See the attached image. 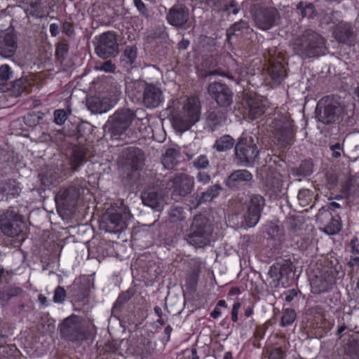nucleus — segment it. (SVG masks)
Instances as JSON below:
<instances>
[{
	"instance_id": "obj_6",
	"label": "nucleus",
	"mask_w": 359,
	"mask_h": 359,
	"mask_svg": "<svg viewBox=\"0 0 359 359\" xmlns=\"http://www.w3.org/2000/svg\"><path fill=\"white\" fill-rule=\"evenodd\" d=\"M61 337L72 342H81L86 339L82 318L75 314L66 318L60 326Z\"/></svg>"
},
{
	"instance_id": "obj_29",
	"label": "nucleus",
	"mask_w": 359,
	"mask_h": 359,
	"mask_svg": "<svg viewBox=\"0 0 359 359\" xmlns=\"http://www.w3.org/2000/svg\"><path fill=\"white\" fill-rule=\"evenodd\" d=\"M267 71L273 82L276 84H280L287 76L285 67L279 61L270 62Z\"/></svg>"
},
{
	"instance_id": "obj_31",
	"label": "nucleus",
	"mask_w": 359,
	"mask_h": 359,
	"mask_svg": "<svg viewBox=\"0 0 359 359\" xmlns=\"http://www.w3.org/2000/svg\"><path fill=\"white\" fill-rule=\"evenodd\" d=\"M137 57V47L135 46H126L120 57L121 65L129 70L134 67Z\"/></svg>"
},
{
	"instance_id": "obj_12",
	"label": "nucleus",
	"mask_w": 359,
	"mask_h": 359,
	"mask_svg": "<svg viewBox=\"0 0 359 359\" xmlns=\"http://www.w3.org/2000/svg\"><path fill=\"white\" fill-rule=\"evenodd\" d=\"M265 205V199L260 194H252L248 203L245 220L249 227L255 226L259 222Z\"/></svg>"
},
{
	"instance_id": "obj_61",
	"label": "nucleus",
	"mask_w": 359,
	"mask_h": 359,
	"mask_svg": "<svg viewBox=\"0 0 359 359\" xmlns=\"http://www.w3.org/2000/svg\"><path fill=\"white\" fill-rule=\"evenodd\" d=\"M179 155V151L173 148H169L166 150L165 157L166 158H170V160L172 162L173 160L176 159V157Z\"/></svg>"
},
{
	"instance_id": "obj_50",
	"label": "nucleus",
	"mask_w": 359,
	"mask_h": 359,
	"mask_svg": "<svg viewBox=\"0 0 359 359\" xmlns=\"http://www.w3.org/2000/svg\"><path fill=\"white\" fill-rule=\"evenodd\" d=\"M66 290L62 286H57L55 291L53 300L55 303H62L65 301Z\"/></svg>"
},
{
	"instance_id": "obj_2",
	"label": "nucleus",
	"mask_w": 359,
	"mask_h": 359,
	"mask_svg": "<svg viewBox=\"0 0 359 359\" xmlns=\"http://www.w3.org/2000/svg\"><path fill=\"white\" fill-rule=\"evenodd\" d=\"M294 50L304 58H313L325 53V40L311 29L305 30L293 42Z\"/></svg>"
},
{
	"instance_id": "obj_45",
	"label": "nucleus",
	"mask_w": 359,
	"mask_h": 359,
	"mask_svg": "<svg viewBox=\"0 0 359 359\" xmlns=\"http://www.w3.org/2000/svg\"><path fill=\"white\" fill-rule=\"evenodd\" d=\"M22 290L19 287H8L0 292L1 298L4 301H9L12 297L20 296Z\"/></svg>"
},
{
	"instance_id": "obj_47",
	"label": "nucleus",
	"mask_w": 359,
	"mask_h": 359,
	"mask_svg": "<svg viewBox=\"0 0 359 359\" xmlns=\"http://www.w3.org/2000/svg\"><path fill=\"white\" fill-rule=\"evenodd\" d=\"M313 163L311 160L303 161L298 169L299 174L304 177L310 176L313 172Z\"/></svg>"
},
{
	"instance_id": "obj_5",
	"label": "nucleus",
	"mask_w": 359,
	"mask_h": 359,
	"mask_svg": "<svg viewBox=\"0 0 359 359\" xmlns=\"http://www.w3.org/2000/svg\"><path fill=\"white\" fill-rule=\"evenodd\" d=\"M316 118L325 125L335 123L343 113L340 104L330 96L322 97L317 103Z\"/></svg>"
},
{
	"instance_id": "obj_59",
	"label": "nucleus",
	"mask_w": 359,
	"mask_h": 359,
	"mask_svg": "<svg viewBox=\"0 0 359 359\" xmlns=\"http://www.w3.org/2000/svg\"><path fill=\"white\" fill-rule=\"evenodd\" d=\"M196 179L198 182L205 184L210 181V176L207 172H199L196 175Z\"/></svg>"
},
{
	"instance_id": "obj_33",
	"label": "nucleus",
	"mask_w": 359,
	"mask_h": 359,
	"mask_svg": "<svg viewBox=\"0 0 359 359\" xmlns=\"http://www.w3.org/2000/svg\"><path fill=\"white\" fill-rule=\"evenodd\" d=\"M143 203L151 208L157 209L160 207L161 197L158 192L154 189H147L142 193Z\"/></svg>"
},
{
	"instance_id": "obj_51",
	"label": "nucleus",
	"mask_w": 359,
	"mask_h": 359,
	"mask_svg": "<svg viewBox=\"0 0 359 359\" xmlns=\"http://www.w3.org/2000/svg\"><path fill=\"white\" fill-rule=\"evenodd\" d=\"M194 165L198 169L206 168L209 165V161L206 156L200 155L194 161Z\"/></svg>"
},
{
	"instance_id": "obj_38",
	"label": "nucleus",
	"mask_w": 359,
	"mask_h": 359,
	"mask_svg": "<svg viewBox=\"0 0 359 359\" xmlns=\"http://www.w3.org/2000/svg\"><path fill=\"white\" fill-rule=\"evenodd\" d=\"M234 144V140L229 135L222 136L215 142V147L218 151H226L231 149Z\"/></svg>"
},
{
	"instance_id": "obj_46",
	"label": "nucleus",
	"mask_w": 359,
	"mask_h": 359,
	"mask_svg": "<svg viewBox=\"0 0 359 359\" xmlns=\"http://www.w3.org/2000/svg\"><path fill=\"white\" fill-rule=\"evenodd\" d=\"M130 297L128 292H123L119 294L113 306L112 313H116L120 312L124 304L129 300Z\"/></svg>"
},
{
	"instance_id": "obj_40",
	"label": "nucleus",
	"mask_w": 359,
	"mask_h": 359,
	"mask_svg": "<svg viewBox=\"0 0 359 359\" xmlns=\"http://www.w3.org/2000/svg\"><path fill=\"white\" fill-rule=\"evenodd\" d=\"M159 238L166 246H175L178 241V235L173 229H168L166 232L161 233Z\"/></svg>"
},
{
	"instance_id": "obj_14",
	"label": "nucleus",
	"mask_w": 359,
	"mask_h": 359,
	"mask_svg": "<svg viewBox=\"0 0 359 359\" xmlns=\"http://www.w3.org/2000/svg\"><path fill=\"white\" fill-rule=\"evenodd\" d=\"M118 51V43L115 34L109 32L100 35L95 53L103 59L114 55Z\"/></svg>"
},
{
	"instance_id": "obj_35",
	"label": "nucleus",
	"mask_w": 359,
	"mask_h": 359,
	"mask_svg": "<svg viewBox=\"0 0 359 359\" xmlns=\"http://www.w3.org/2000/svg\"><path fill=\"white\" fill-rule=\"evenodd\" d=\"M296 8L302 18L313 19L317 15V11L312 3L300 1L297 4Z\"/></svg>"
},
{
	"instance_id": "obj_64",
	"label": "nucleus",
	"mask_w": 359,
	"mask_h": 359,
	"mask_svg": "<svg viewBox=\"0 0 359 359\" xmlns=\"http://www.w3.org/2000/svg\"><path fill=\"white\" fill-rule=\"evenodd\" d=\"M348 266L352 268V269H354L355 268L357 269H359V257L351 258L348 262Z\"/></svg>"
},
{
	"instance_id": "obj_21",
	"label": "nucleus",
	"mask_w": 359,
	"mask_h": 359,
	"mask_svg": "<svg viewBox=\"0 0 359 359\" xmlns=\"http://www.w3.org/2000/svg\"><path fill=\"white\" fill-rule=\"evenodd\" d=\"M333 36L339 43L348 46L354 44V32L351 25L348 23L339 24L333 32Z\"/></svg>"
},
{
	"instance_id": "obj_16",
	"label": "nucleus",
	"mask_w": 359,
	"mask_h": 359,
	"mask_svg": "<svg viewBox=\"0 0 359 359\" xmlns=\"http://www.w3.org/2000/svg\"><path fill=\"white\" fill-rule=\"evenodd\" d=\"M201 273V265L198 262H194L189 264L184 277V283L182 285L184 294H187L193 296L196 290Z\"/></svg>"
},
{
	"instance_id": "obj_24",
	"label": "nucleus",
	"mask_w": 359,
	"mask_h": 359,
	"mask_svg": "<svg viewBox=\"0 0 359 359\" xmlns=\"http://www.w3.org/2000/svg\"><path fill=\"white\" fill-rule=\"evenodd\" d=\"M189 18V10L186 7H172L167 14L168 22L175 27H180L187 23Z\"/></svg>"
},
{
	"instance_id": "obj_53",
	"label": "nucleus",
	"mask_w": 359,
	"mask_h": 359,
	"mask_svg": "<svg viewBox=\"0 0 359 359\" xmlns=\"http://www.w3.org/2000/svg\"><path fill=\"white\" fill-rule=\"evenodd\" d=\"M353 294L359 302V273L351 278Z\"/></svg>"
},
{
	"instance_id": "obj_42",
	"label": "nucleus",
	"mask_w": 359,
	"mask_h": 359,
	"mask_svg": "<svg viewBox=\"0 0 359 359\" xmlns=\"http://www.w3.org/2000/svg\"><path fill=\"white\" fill-rule=\"evenodd\" d=\"M297 318V313L293 309H285L283 311V315L280 319V325L281 327H287L294 322Z\"/></svg>"
},
{
	"instance_id": "obj_8",
	"label": "nucleus",
	"mask_w": 359,
	"mask_h": 359,
	"mask_svg": "<svg viewBox=\"0 0 359 359\" xmlns=\"http://www.w3.org/2000/svg\"><path fill=\"white\" fill-rule=\"evenodd\" d=\"M212 232V229L208 219L201 215H197L194 217L190 227L189 234L190 243L200 246L205 245Z\"/></svg>"
},
{
	"instance_id": "obj_30",
	"label": "nucleus",
	"mask_w": 359,
	"mask_h": 359,
	"mask_svg": "<svg viewBox=\"0 0 359 359\" xmlns=\"http://www.w3.org/2000/svg\"><path fill=\"white\" fill-rule=\"evenodd\" d=\"M226 121L225 114L219 110H209L205 121L206 127L215 131Z\"/></svg>"
},
{
	"instance_id": "obj_43",
	"label": "nucleus",
	"mask_w": 359,
	"mask_h": 359,
	"mask_svg": "<svg viewBox=\"0 0 359 359\" xmlns=\"http://www.w3.org/2000/svg\"><path fill=\"white\" fill-rule=\"evenodd\" d=\"M13 76V72L8 65L0 67V90L4 91L7 81Z\"/></svg>"
},
{
	"instance_id": "obj_60",
	"label": "nucleus",
	"mask_w": 359,
	"mask_h": 359,
	"mask_svg": "<svg viewBox=\"0 0 359 359\" xmlns=\"http://www.w3.org/2000/svg\"><path fill=\"white\" fill-rule=\"evenodd\" d=\"M133 4L140 13L144 15L147 13V7L142 0H133Z\"/></svg>"
},
{
	"instance_id": "obj_28",
	"label": "nucleus",
	"mask_w": 359,
	"mask_h": 359,
	"mask_svg": "<svg viewBox=\"0 0 359 359\" xmlns=\"http://www.w3.org/2000/svg\"><path fill=\"white\" fill-rule=\"evenodd\" d=\"M17 49V40L14 34L6 33L0 40V54L5 57L12 56Z\"/></svg>"
},
{
	"instance_id": "obj_23",
	"label": "nucleus",
	"mask_w": 359,
	"mask_h": 359,
	"mask_svg": "<svg viewBox=\"0 0 359 359\" xmlns=\"http://www.w3.org/2000/svg\"><path fill=\"white\" fill-rule=\"evenodd\" d=\"M126 158L132 171L142 170L144 162L143 151L137 147H129L125 151Z\"/></svg>"
},
{
	"instance_id": "obj_20",
	"label": "nucleus",
	"mask_w": 359,
	"mask_h": 359,
	"mask_svg": "<svg viewBox=\"0 0 359 359\" xmlns=\"http://www.w3.org/2000/svg\"><path fill=\"white\" fill-rule=\"evenodd\" d=\"M248 30L247 22L241 20L234 23L226 30V43L229 48L241 42L245 31Z\"/></svg>"
},
{
	"instance_id": "obj_4",
	"label": "nucleus",
	"mask_w": 359,
	"mask_h": 359,
	"mask_svg": "<svg viewBox=\"0 0 359 359\" xmlns=\"http://www.w3.org/2000/svg\"><path fill=\"white\" fill-rule=\"evenodd\" d=\"M0 231L6 236L22 241L27 226L21 215L14 210H8L0 216Z\"/></svg>"
},
{
	"instance_id": "obj_27",
	"label": "nucleus",
	"mask_w": 359,
	"mask_h": 359,
	"mask_svg": "<svg viewBox=\"0 0 359 359\" xmlns=\"http://www.w3.org/2000/svg\"><path fill=\"white\" fill-rule=\"evenodd\" d=\"M91 285L90 280L86 277H83L78 280H76L71 286V289L78 299L83 300L89 296Z\"/></svg>"
},
{
	"instance_id": "obj_34",
	"label": "nucleus",
	"mask_w": 359,
	"mask_h": 359,
	"mask_svg": "<svg viewBox=\"0 0 359 359\" xmlns=\"http://www.w3.org/2000/svg\"><path fill=\"white\" fill-rule=\"evenodd\" d=\"M210 2H212L215 8L226 11L229 14L233 13L236 15L240 11V7L235 0H231L228 4L226 2V0H210Z\"/></svg>"
},
{
	"instance_id": "obj_44",
	"label": "nucleus",
	"mask_w": 359,
	"mask_h": 359,
	"mask_svg": "<svg viewBox=\"0 0 359 359\" xmlns=\"http://www.w3.org/2000/svg\"><path fill=\"white\" fill-rule=\"evenodd\" d=\"M128 211L126 209L123 210H116L115 212H112L109 215V220L111 224L114 225L115 228H118L123 219L127 217Z\"/></svg>"
},
{
	"instance_id": "obj_3",
	"label": "nucleus",
	"mask_w": 359,
	"mask_h": 359,
	"mask_svg": "<svg viewBox=\"0 0 359 359\" xmlns=\"http://www.w3.org/2000/svg\"><path fill=\"white\" fill-rule=\"evenodd\" d=\"M136 112L127 108L118 109L108 121V133L112 140L128 143L127 131L136 116Z\"/></svg>"
},
{
	"instance_id": "obj_22",
	"label": "nucleus",
	"mask_w": 359,
	"mask_h": 359,
	"mask_svg": "<svg viewBox=\"0 0 359 359\" xmlns=\"http://www.w3.org/2000/svg\"><path fill=\"white\" fill-rule=\"evenodd\" d=\"M172 184L174 192L178 195L185 196L191 192L194 181L187 175L181 173L175 176Z\"/></svg>"
},
{
	"instance_id": "obj_54",
	"label": "nucleus",
	"mask_w": 359,
	"mask_h": 359,
	"mask_svg": "<svg viewBox=\"0 0 359 359\" xmlns=\"http://www.w3.org/2000/svg\"><path fill=\"white\" fill-rule=\"evenodd\" d=\"M67 119V114L63 109H57L54 111V120L58 125H62Z\"/></svg>"
},
{
	"instance_id": "obj_56",
	"label": "nucleus",
	"mask_w": 359,
	"mask_h": 359,
	"mask_svg": "<svg viewBox=\"0 0 359 359\" xmlns=\"http://www.w3.org/2000/svg\"><path fill=\"white\" fill-rule=\"evenodd\" d=\"M285 301L290 303L297 296L298 292L295 289H290L285 292Z\"/></svg>"
},
{
	"instance_id": "obj_57",
	"label": "nucleus",
	"mask_w": 359,
	"mask_h": 359,
	"mask_svg": "<svg viewBox=\"0 0 359 359\" xmlns=\"http://www.w3.org/2000/svg\"><path fill=\"white\" fill-rule=\"evenodd\" d=\"M68 45L64 43H59L56 47V55L64 57L68 52Z\"/></svg>"
},
{
	"instance_id": "obj_49",
	"label": "nucleus",
	"mask_w": 359,
	"mask_h": 359,
	"mask_svg": "<svg viewBox=\"0 0 359 359\" xmlns=\"http://www.w3.org/2000/svg\"><path fill=\"white\" fill-rule=\"evenodd\" d=\"M346 351L348 354L353 356H359V339L351 340L346 346Z\"/></svg>"
},
{
	"instance_id": "obj_52",
	"label": "nucleus",
	"mask_w": 359,
	"mask_h": 359,
	"mask_svg": "<svg viewBox=\"0 0 359 359\" xmlns=\"http://www.w3.org/2000/svg\"><path fill=\"white\" fill-rule=\"evenodd\" d=\"M154 311L156 316H158L156 323L160 325L163 326L166 323L168 318L165 314H163L161 308L158 306H156L154 308Z\"/></svg>"
},
{
	"instance_id": "obj_26",
	"label": "nucleus",
	"mask_w": 359,
	"mask_h": 359,
	"mask_svg": "<svg viewBox=\"0 0 359 359\" xmlns=\"http://www.w3.org/2000/svg\"><path fill=\"white\" fill-rule=\"evenodd\" d=\"M86 161V149L82 146L74 145L69 160L72 172L76 171Z\"/></svg>"
},
{
	"instance_id": "obj_25",
	"label": "nucleus",
	"mask_w": 359,
	"mask_h": 359,
	"mask_svg": "<svg viewBox=\"0 0 359 359\" xmlns=\"http://www.w3.org/2000/svg\"><path fill=\"white\" fill-rule=\"evenodd\" d=\"M21 191L20 183L14 179L4 180L0 184L1 199L9 200L19 196Z\"/></svg>"
},
{
	"instance_id": "obj_17",
	"label": "nucleus",
	"mask_w": 359,
	"mask_h": 359,
	"mask_svg": "<svg viewBox=\"0 0 359 359\" xmlns=\"http://www.w3.org/2000/svg\"><path fill=\"white\" fill-rule=\"evenodd\" d=\"M235 153L241 162L252 163L258 157L259 150L256 144H248L241 141L236 145Z\"/></svg>"
},
{
	"instance_id": "obj_13",
	"label": "nucleus",
	"mask_w": 359,
	"mask_h": 359,
	"mask_svg": "<svg viewBox=\"0 0 359 359\" xmlns=\"http://www.w3.org/2000/svg\"><path fill=\"white\" fill-rule=\"evenodd\" d=\"M252 180V175L248 170H236L228 176L225 185L231 191L243 190L250 187Z\"/></svg>"
},
{
	"instance_id": "obj_37",
	"label": "nucleus",
	"mask_w": 359,
	"mask_h": 359,
	"mask_svg": "<svg viewBox=\"0 0 359 359\" xmlns=\"http://www.w3.org/2000/svg\"><path fill=\"white\" fill-rule=\"evenodd\" d=\"M19 353L15 344L0 345V359H19Z\"/></svg>"
},
{
	"instance_id": "obj_41",
	"label": "nucleus",
	"mask_w": 359,
	"mask_h": 359,
	"mask_svg": "<svg viewBox=\"0 0 359 359\" xmlns=\"http://www.w3.org/2000/svg\"><path fill=\"white\" fill-rule=\"evenodd\" d=\"M184 109L187 112L190 116V121L192 123H196L200 116L199 107L195 102L189 100L187 104L184 105Z\"/></svg>"
},
{
	"instance_id": "obj_39",
	"label": "nucleus",
	"mask_w": 359,
	"mask_h": 359,
	"mask_svg": "<svg viewBox=\"0 0 359 359\" xmlns=\"http://www.w3.org/2000/svg\"><path fill=\"white\" fill-rule=\"evenodd\" d=\"M342 225L341 218L337 215V217H332L327 225L324 227V231L329 235H334L340 231Z\"/></svg>"
},
{
	"instance_id": "obj_9",
	"label": "nucleus",
	"mask_w": 359,
	"mask_h": 359,
	"mask_svg": "<svg viewBox=\"0 0 359 359\" xmlns=\"http://www.w3.org/2000/svg\"><path fill=\"white\" fill-rule=\"evenodd\" d=\"M271 127L274 135L282 146L286 147L291 144L296 133L293 120L287 117L275 119L271 123Z\"/></svg>"
},
{
	"instance_id": "obj_15",
	"label": "nucleus",
	"mask_w": 359,
	"mask_h": 359,
	"mask_svg": "<svg viewBox=\"0 0 359 359\" xmlns=\"http://www.w3.org/2000/svg\"><path fill=\"white\" fill-rule=\"evenodd\" d=\"M294 265L290 259L277 261L270 266L269 274L279 283H287L294 273Z\"/></svg>"
},
{
	"instance_id": "obj_19",
	"label": "nucleus",
	"mask_w": 359,
	"mask_h": 359,
	"mask_svg": "<svg viewBox=\"0 0 359 359\" xmlns=\"http://www.w3.org/2000/svg\"><path fill=\"white\" fill-rule=\"evenodd\" d=\"M266 107L262 101L250 96L245 101L244 114L251 121L261 118L265 113Z\"/></svg>"
},
{
	"instance_id": "obj_48",
	"label": "nucleus",
	"mask_w": 359,
	"mask_h": 359,
	"mask_svg": "<svg viewBox=\"0 0 359 359\" xmlns=\"http://www.w3.org/2000/svg\"><path fill=\"white\" fill-rule=\"evenodd\" d=\"M25 123L30 127L35 126L40 123L41 117L35 112L28 113L25 116Z\"/></svg>"
},
{
	"instance_id": "obj_58",
	"label": "nucleus",
	"mask_w": 359,
	"mask_h": 359,
	"mask_svg": "<svg viewBox=\"0 0 359 359\" xmlns=\"http://www.w3.org/2000/svg\"><path fill=\"white\" fill-rule=\"evenodd\" d=\"M297 198L299 201H303L305 203H308L310 200V192L309 190L303 189L300 190L298 193Z\"/></svg>"
},
{
	"instance_id": "obj_36",
	"label": "nucleus",
	"mask_w": 359,
	"mask_h": 359,
	"mask_svg": "<svg viewBox=\"0 0 359 359\" xmlns=\"http://www.w3.org/2000/svg\"><path fill=\"white\" fill-rule=\"evenodd\" d=\"M221 189L222 187L219 184H216L210 186L205 191L201 193L198 199V203H203L212 201L214 198L218 196Z\"/></svg>"
},
{
	"instance_id": "obj_1",
	"label": "nucleus",
	"mask_w": 359,
	"mask_h": 359,
	"mask_svg": "<svg viewBox=\"0 0 359 359\" xmlns=\"http://www.w3.org/2000/svg\"><path fill=\"white\" fill-rule=\"evenodd\" d=\"M325 269L320 276H316L311 281V292L320 294L328 292L337 280L344 277L345 272L337 258L331 255L324 260Z\"/></svg>"
},
{
	"instance_id": "obj_11",
	"label": "nucleus",
	"mask_w": 359,
	"mask_h": 359,
	"mask_svg": "<svg viewBox=\"0 0 359 359\" xmlns=\"http://www.w3.org/2000/svg\"><path fill=\"white\" fill-rule=\"evenodd\" d=\"M208 92L216 103L223 107L230 106L233 102V93L226 84L213 82L209 84Z\"/></svg>"
},
{
	"instance_id": "obj_32",
	"label": "nucleus",
	"mask_w": 359,
	"mask_h": 359,
	"mask_svg": "<svg viewBox=\"0 0 359 359\" xmlns=\"http://www.w3.org/2000/svg\"><path fill=\"white\" fill-rule=\"evenodd\" d=\"M146 85L138 81L127 83L126 93L133 102H139L141 100Z\"/></svg>"
},
{
	"instance_id": "obj_10",
	"label": "nucleus",
	"mask_w": 359,
	"mask_h": 359,
	"mask_svg": "<svg viewBox=\"0 0 359 359\" xmlns=\"http://www.w3.org/2000/svg\"><path fill=\"white\" fill-rule=\"evenodd\" d=\"M81 194V187L76 184L63 186L55 196V203L67 209L74 208L77 205Z\"/></svg>"
},
{
	"instance_id": "obj_63",
	"label": "nucleus",
	"mask_w": 359,
	"mask_h": 359,
	"mask_svg": "<svg viewBox=\"0 0 359 359\" xmlns=\"http://www.w3.org/2000/svg\"><path fill=\"white\" fill-rule=\"evenodd\" d=\"M118 347L117 344H112V343H107L105 344V351L109 352L112 353H115L116 351H118Z\"/></svg>"
},
{
	"instance_id": "obj_62",
	"label": "nucleus",
	"mask_w": 359,
	"mask_h": 359,
	"mask_svg": "<svg viewBox=\"0 0 359 359\" xmlns=\"http://www.w3.org/2000/svg\"><path fill=\"white\" fill-rule=\"evenodd\" d=\"M240 304L238 302H236L233 305V308L231 312V320L233 323H236L238 321V309L240 308Z\"/></svg>"
},
{
	"instance_id": "obj_55",
	"label": "nucleus",
	"mask_w": 359,
	"mask_h": 359,
	"mask_svg": "<svg viewBox=\"0 0 359 359\" xmlns=\"http://www.w3.org/2000/svg\"><path fill=\"white\" fill-rule=\"evenodd\" d=\"M284 357V352L280 348H273L269 355V359H283Z\"/></svg>"
},
{
	"instance_id": "obj_7",
	"label": "nucleus",
	"mask_w": 359,
	"mask_h": 359,
	"mask_svg": "<svg viewBox=\"0 0 359 359\" xmlns=\"http://www.w3.org/2000/svg\"><path fill=\"white\" fill-rule=\"evenodd\" d=\"M252 15L257 27L264 31L275 27L280 20L277 8L258 4L253 6Z\"/></svg>"
},
{
	"instance_id": "obj_18",
	"label": "nucleus",
	"mask_w": 359,
	"mask_h": 359,
	"mask_svg": "<svg viewBox=\"0 0 359 359\" xmlns=\"http://www.w3.org/2000/svg\"><path fill=\"white\" fill-rule=\"evenodd\" d=\"M163 97L162 91L154 84H147L141 100L148 108H155L159 106Z\"/></svg>"
}]
</instances>
